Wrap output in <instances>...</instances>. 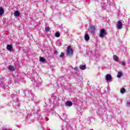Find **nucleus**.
Returning a JSON list of instances; mask_svg holds the SVG:
<instances>
[{
    "mask_svg": "<svg viewBox=\"0 0 130 130\" xmlns=\"http://www.w3.org/2000/svg\"><path fill=\"white\" fill-rule=\"evenodd\" d=\"M55 37H59L60 36V34L59 32H56L55 34Z\"/></svg>",
    "mask_w": 130,
    "mask_h": 130,
    "instance_id": "nucleus-16",
    "label": "nucleus"
},
{
    "mask_svg": "<svg viewBox=\"0 0 130 130\" xmlns=\"http://www.w3.org/2000/svg\"><path fill=\"white\" fill-rule=\"evenodd\" d=\"M40 61H41V62H45L46 60L45 58H44V57H41L40 58Z\"/></svg>",
    "mask_w": 130,
    "mask_h": 130,
    "instance_id": "nucleus-11",
    "label": "nucleus"
},
{
    "mask_svg": "<svg viewBox=\"0 0 130 130\" xmlns=\"http://www.w3.org/2000/svg\"><path fill=\"white\" fill-rule=\"evenodd\" d=\"M80 70H86V66L85 65L80 66Z\"/></svg>",
    "mask_w": 130,
    "mask_h": 130,
    "instance_id": "nucleus-12",
    "label": "nucleus"
},
{
    "mask_svg": "<svg viewBox=\"0 0 130 130\" xmlns=\"http://www.w3.org/2000/svg\"><path fill=\"white\" fill-rule=\"evenodd\" d=\"M117 28H118V29H121L122 28V22H121V21H118L117 23Z\"/></svg>",
    "mask_w": 130,
    "mask_h": 130,
    "instance_id": "nucleus-3",
    "label": "nucleus"
},
{
    "mask_svg": "<svg viewBox=\"0 0 130 130\" xmlns=\"http://www.w3.org/2000/svg\"><path fill=\"white\" fill-rule=\"evenodd\" d=\"M113 59L115 61H118V57L117 55H114L113 56Z\"/></svg>",
    "mask_w": 130,
    "mask_h": 130,
    "instance_id": "nucleus-10",
    "label": "nucleus"
},
{
    "mask_svg": "<svg viewBox=\"0 0 130 130\" xmlns=\"http://www.w3.org/2000/svg\"><path fill=\"white\" fill-rule=\"evenodd\" d=\"M120 93H121L122 94H123L124 93H125V88H122L120 90Z\"/></svg>",
    "mask_w": 130,
    "mask_h": 130,
    "instance_id": "nucleus-15",
    "label": "nucleus"
},
{
    "mask_svg": "<svg viewBox=\"0 0 130 130\" xmlns=\"http://www.w3.org/2000/svg\"><path fill=\"white\" fill-rule=\"evenodd\" d=\"M65 105H66V106H69V107H71V106H73V103L70 101H68Z\"/></svg>",
    "mask_w": 130,
    "mask_h": 130,
    "instance_id": "nucleus-5",
    "label": "nucleus"
},
{
    "mask_svg": "<svg viewBox=\"0 0 130 130\" xmlns=\"http://www.w3.org/2000/svg\"><path fill=\"white\" fill-rule=\"evenodd\" d=\"M8 69L10 71H11L12 72L15 71V70H16V69L15 68V67L12 66H10L8 67Z\"/></svg>",
    "mask_w": 130,
    "mask_h": 130,
    "instance_id": "nucleus-8",
    "label": "nucleus"
},
{
    "mask_svg": "<svg viewBox=\"0 0 130 130\" xmlns=\"http://www.w3.org/2000/svg\"><path fill=\"white\" fill-rule=\"evenodd\" d=\"M64 56V53L61 52V54L60 55V57H63Z\"/></svg>",
    "mask_w": 130,
    "mask_h": 130,
    "instance_id": "nucleus-18",
    "label": "nucleus"
},
{
    "mask_svg": "<svg viewBox=\"0 0 130 130\" xmlns=\"http://www.w3.org/2000/svg\"><path fill=\"white\" fill-rule=\"evenodd\" d=\"M107 32H106V30L104 29H101L100 31V37L101 38H103L106 35H107Z\"/></svg>",
    "mask_w": 130,
    "mask_h": 130,
    "instance_id": "nucleus-2",
    "label": "nucleus"
},
{
    "mask_svg": "<svg viewBox=\"0 0 130 130\" xmlns=\"http://www.w3.org/2000/svg\"><path fill=\"white\" fill-rule=\"evenodd\" d=\"M122 66H125V62H124V61H122Z\"/></svg>",
    "mask_w": 130,
    "mask_h": 130,
    "instance_id": "nucleus-19",
    "label": "nucleus"
},
{
    "mask_svg": "<svg viewBox=\"0 0 130 130\" xmlns=\"http://www.w3.org/2000/svg\"><path fill=\"white\" fill-rule=\"evenodd\" d=\"M106 81L111 82V80H112V76H111V75L107 74L106 76Z\"/></svg>",
    "mask_w": 130,
    "mask_h": 130,
    "instance_id": "nucleus-4",
    "label": "nucleus"
},
{
    "mask_svg": "<svg viewBox=\"0 0 130 130\" xmlns=\"http://www.w3.org/2000/svg\"><path fill=\"white\" fill-rule=\"evenodd\" d=\"M49 30H50V28L49 27L47 26V27H45V31L46 32H48V31H49Z\"/></svg>",
    "mask_w": 130,
    "mask_h": 130,
    "instance_id": "nucleus-17",
    "label": "nucleus"
},
{
    "mask_svg": "<svg viewBox=\"0 0 130 130\" xmlns=\"http://www.w3.org/2000/svg\"><path fill=\"white\" fill-rule=\"evenodd\" d=\"M67 55H73L74 54V50L72 49L71 46H68L67 49Z\"/></svg>",
    "mask_w": 130,
    "mask_h": 130,
    "instance_id": "nucleus-1",
    "label": "nucleus"
},
{
    "mask_svg": "<svg viewBox=\"0 0 130 130\" xmlns=\"http://www.w3.org/2000/svg\"><path fill=\"white\" fill-rule=\"evenodd\" d=\"M84 38H85V40H86V41H88V40H90V37L89 36V35H88V34H86L84 36Z\"/></svg>",
    "mask_w": 130,
    "mask_h": 130,
    "instance_id": "nucleus-7",
    "label": "nucleus"
},
{
    "mask_svg": "<svg viewBox=\"0 0 130 130\" xmlns=\"http://www.w3.org/2000/svg\"><path fill=\"white\" fill-rule=\"evenodd\" d=\"M7 48L8 50H11V49L13 48V46L11 45H7Z\"/></svg>",
    "mask_w": 130,
    "mask_h": 130,
    "instance_id": "nucleus-9",
    "label": "nucleus"
},
{
    "mask_svg": "<svg viewBox=\"0 0 130 130\" xmlns=\"http://www.w3.org/2000/svg\"><path fill=\"white\" fill-rule=\"evenodd\" d=\"M122 76V72H118L117 77V78H121Z\"/></svg>",
    "mask_w": 130,
    "mask_h": 130,
    "instance_id": "nucleus-14",
    "label": "nucleus"
},
{
    "mask_svg": "<svg viewBox=\"0 0 130 130\" xmlns=\"http://www.w3.org/2000/svg\"><path fill=\"white\" fill-rule=\"evenodd\" d=\"M54 54H57V50L54 51Z\"/></svg>",
    "mask_w": 130,
    "mask_h": 130,
    "instance_id": "nucleus-20",
    "label": "nucleus"
},
{
    "mask_svg": "<svg viewBox=\"0 0 130 130\" xmlns=\"http://www.w3.org/2000/svg\"><path fill=\"white\" fill-rule=\"evenodd\" d=\"M15 17H19L20 16V12L19 11H16L14 13Z\"/></svg>",
    "mask_w": 130,
    "mask_h": 130,
    "instance_id": "nucleus-13",
    "label": "nucleus"
},
{
    "mask_svg": "<svg viewBox=\"0 0 130 130\" xmlns=\"http://www.w3.org/2000/svg\"><path fill=\"white\" fill-rule=\"evenodd\" d=\"M5 13V10L3 7H0V16H3V15Z\"/></svg>",
    "mask_w": 130,
    "mask_h": 130,
    "instance_id": "nucleus-6",
    "label": "nucleus"
}]
</instances>
